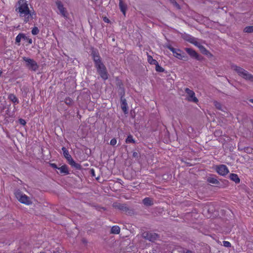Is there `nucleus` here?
Segmentation results:
<instances>
[{
	"instance_id": "obj_40",
	"label": "nucleus",
	"mask_w": 253,
	"mask_h": 253,
	"mask_svg": "<svg viewBox=\"0 0 253 253\" xmlns=\"http://www.w3.org/2000/svg\"><path fill=\"white\" fill-rule=\"evenodd\" d=\"M104 21H105V22H108V19H107V20H104Z\"/></svg>"
},
{
	"instance_id": "obj_37",
	"label": "nucleus",
	"mask_w": 253,
	"mask_h": 253,
	"mask_svg": "<svg viewBox=\"0 0 253 253\" xmlns=\"http://www.w3.org/2000/svg\"><path fill=\"white\" fill-rule=\"evenodd\" d=\"M24 36L23 37H22V39H24V40H27V37L26 36V35L25 34H24Z\"/></svg>"
},
{
	"instance_id": "obj_35",
	"label": "nucleus",
	"mask_w": 253,
	"mask_h": 253,
	"mask_svg": "<svg viewBox=\"0 0 253 253\" xmlns=\"http://www.w3.org/2000/svg\"><path fill=\"white\" fill-rule=\"evenodd\" d=\"M51 165L53 168L55 169H58V168L57 167L56 165L55 164H52Z\"/></svg>"
},
{
	"instance_id": "obj_30",
	"label": "nucleus",
	"mask_w": 253,
	"mask_h": 253,
	"mask_svg": "<svg viewBox=\"0 0 253 253\" xmlns=\"http://www.w3.org/2000/svg\"><path fill=\"white\" fill-rule=\"evenodd\" d=\"M110 144L111 145L115 146L117 144V140L116 138H113L111 140Z\"/></svg>"
},
{
	"instance_id": "obj_33",
	"label": "nucleus",
	"mask_w": 253,
	"mask_h": 253,
	"mask_svg": "<svg viewBox=\"0 0 253 253\" xmlns=\"http://www.w3.org/2000/svg\"><path fill=\"white\" fill-rule=\"evenodd\" d=\"M19 122H20V123L21 125H23V126H24V125H25L26 124V121H25L24 120L22 119H20V120H19Z\"/></svg>"
},
{
	"instance_id": "obj_15",
	"label": "nucleus",
	"mask_w": 253,
	"mask_h": 253,
	"mask_svg": "<svg viewBox=\"0 0 253 253\" xmlns=\"http://www.w3.org/2000/svg\"><path fill=\"white\" fill-rule=\"evenodd\" d=\"M58 169L60 170L61 173L64 174H68L69 173L68 167L66 165L62 166L58 168Z\"/></svg>"
},
{
	"instance_id": "obj_38",
	"label": "nucleus",
	"mask_w": 253,
	"mask_h": 253,
	"mask_svg": "<svg viewBox=\"0 0 253 253\" xmlns=\"http://www.w3.org/2000/svg\"><path fill=\"white\" fill-rule=\"evenodd\" d=\"M185 253H192V252L190 251H187Z\"/></svg>"
},
{
	"instance_id": "obj_26",
	"label": "nucleus",
	"mask_w": 253,
	"mask_h": 253,
	"mask_svg": "<svg viewBox=\"0 0 253 253\" xmlns=\"http://www.w3.org/2000/svg\"><path fill=\"white\" fill-rule=\"evenodd\" d=\"M24 37V34H21V33L19 34L16 37V39H15L16 42L17 43L20 42L22 39V37Z\"/></svg>"
},
{
	"instance_id": "obj_4",
	"label": "nucleus",
	"mask_w": 253,
	"mask_h": 253,
	"mask_svg": "<svg viewBox=\"0 0 253 253\" xmlns=\"http://www.w3.org/2000/svg\"><path fill=\"white\" fill-rule=\"evenodd\" d=\"M14 195L16 199L21 203L25 205H30L32 204V202L30 200L29 197H28L25 194L22 193L20 190H18L15 191Z\"/></svg>"
},
{
	"instance_id": "obj_28",
	"label": "nucleus",
	"mask_w": 253,
	"mask_h": 253,
	"mask_svg": "<svg viewBox=\"0 0 253 253\" xmlns=\"http://www.w3.org/2000/svg\"><path fill=\"white\" fill-rule=\"evenodd\" d=\"M155 65H156V70L157 71L159 72H163L164 71V69L159 65L158 62Z\"/></svg>"
},
{
	"instance_id": "obj_19",
	"label": "nucleus",
	"mask_w": 253,
	"mask_h": 253,
	"mask_svg": "<svg viewBox=\"0 0 253 253\" xmlns=\"http://www.w3.org/2000/svg\"><path fill=\"white\" fill-rule=\"evenodd\" d=\"M143 203L146 206H151L153 204V201L150 198H145L143 200Z\"/></svg>"
},
{
	"instance_id": "obj_13",
	"label": "nucleus",
	"mask_w": 253,
	"mask_h": 253,
	"mask_svg": "<svg viewBox=\"0 0 253 253\" xmlns=\"http://www.w3.org/2000/svg\"><path fill=\"white\" fill-rule=\"evenodd\" d=\"M185 50L191 57H194L197 60H200L199 55L193 49L189 48H186Z\"/></svg>"
},
{
	"instance_id": "obj_18",
	"label": "nucleus",
	"mask_w": 253,
	"mask_h": 253,
	"mask_svg": "<svg viewBox=\"0 0 253 253\" xmlns=\"http://www.w3.org/2000/svg\"><path fill=\"white\" fill-rule=\"evenodd\" d=\"M8 99L14 103H18L19 101L16 96L13 94H10L8 95Z\"/></svg>"
},
{
	"instance_id": "obj_9",
	"label": "nucleus",
	"mask_w": 253,
	"mask_h": 253,
	"mask_svg": "<svg viewBox=\"0 0 253 253\" xmlns=\"http://www.w3.org/2000/svg\"><path fill=\"white\" fill-rule=\"evenodd\" d=\"M185 91L188 95V99L189 101H192L195 103L198 102V99L196 97L195 94L193 90H190L188 88H186Z\"/></svg>"
},
{
	"instance_id": "obj_2",
	"label": "nucleus",
	"mask_w": 253,
	"mask_h": 253,
	"mask_svg": "<svg viewBox=\"0 0 253 253\" xmlns=\"http://www.w3.org/2000/svg\"><path fill=\"white\" fill-rule=\"evenodd\" d=\"M16 10L19 13L20 17H24V22L27 23L30 18H32V14L27 3L24 0H19L16 6Z\"/></svg>"
},
{
	"instance_id": "obj_22",
	"label": "nucleus",
	"mask_w": 253,
	"mask_h": 253,
	"mask_svg": "<svg viewBox=\"0 0 253 253\" xmlns=\"http://www.w3.org/2000/svg\"><path fill=\"white\" fill-rule=\"evenodd\" d=\"M208 181L209 183L212 184H217L218 183V181L213 177H210L208 179Z\"/></svg>"
},
{
	"instance_id": "obj_3",
	"label": "nucleus",
	"mask_w": 253,
	"mask_h": 253,
	"mask_svg": "<svg viewBox=\"0 0 253 253\" xmlns=\"http://www.w3.org/2000/svg\"><path fill=\"white\" fill-rule=\"evenodd\" d=\"M232 68L242 78L247 80L253 81V76L249 74V73L244 69L236 65L232 66Z\"/></svg>"
},
{
	"instance_id": "obj_7",
	"label": "nucleus",
	"mask_w": 253,
	"mask_h": 253,
	"mask_svg": "<svg viewBox=\"0 0 253 253\" xmlns=\"http://www.w3.org/2000/svg\"><path fill=\"white\" fill-rule=\"evenodd\" d=\"M24 61L26 63L27 66L31 70L33 71H36L39 66L37 63L34 60L29 58L26 57L23 58Z\"/></svg>"
},
{
	"instance_id": "obj_5",
	"label": "nucleus",
	"mask_w": 253,
	"mask_h": 253,
	"mask_svg": "<svg viewBox=\"0 0 253 253\" xmlns=\"http://www.w3.org/2000/svg\"><path fill=\"white\" fill-rule=\"evenodd\" d=\"M62 150L63 152L64 157L66 158L68 162V163L72 167L77 169H81V165L76 163L72 159L71 156L69 154L68 151L65 148L62 147Z\"/></svg>"
},
{
	"instance_id": "obj_12",
	"label": "nucleus",
	"mask_w": 253,
	"mask_h": 253,
	"mask_svg": "<svg viewBox=\"0 0 253 253\" xmlns=\"http://www.w3.org/2000/svg\"><path fill=\"white\" fill-rule=\"evenodd\" d=\"M183 38L186 41L194 44L195 45H198V42H197V39L189 35H186L183 37Z\"/></svg>"
},
{
	"instance_id": "obj_14",
	"label": "nucleus",
	"mask_w": 253,
	"mask_h": 253,
	"mask_svg": "<svg viewBox=\"0 0 253 253\" xmlns=\"http://www.w3.org/2000/svg\"><path fill=\"white\" fill-rule=\"evenodd\" d=\"M119 7L121 11L123 13L124 15H125L127 7L126 5L123 2L122 0H120L119 1Z\"/></svg>"
},
{
	"instance_id": "obj_34",
	"label": "nucleus",
	"mask_w": 253,
	"mask_h": 253,
	"mask_svg": "<svg viewBox=\"0 0 253 253\" xmlns=\"http://www.w3.org/2000/svg\"><path fill=\"white\" fill-rule=\"evenodd\" d=\"M65 102L66 104H69L71 102V100L70 99H66Z\"/></svg>"
},
{
	"instance_id": "obj_10",
	"label": "nucleus",
	"mask_w": 253,
	"mask_h": 253,
	"mask_svg": "<svg viewBox=\"0 0 253 253\" xmlns=\"http://www.w3.org/2000/svg\"><path fill=\"white\" fill-rule=\"evenodd\" d=\"M216 169L218 174L223 176L226 175L229 172L227 167L224 165L217 166Z\"/></svg>"
},
{
	"instance_id": "obj_39",
	"label": "nucleus",
	"mask_w": 253,
	"mask_h": 253,
	"mask_svg": "<svg viewBox=\"0 0 253 253\" xmlns=\"http://www.w3.org/2000/svg\"><path fill=\"white\" fill-rule=\"evenodd\" d=\"M250 101L253 103V99H251Z\"/></svg>"
},
{
	"instance_id": "obj_29",
	"label": "nucleus",
	"mask_w": 253,
	"mask_h": 253,
	"mask_svg": "<svg viewBox=\"0 0 253 253\" xmlns=\"http://www.w3.org/2000/svg\"><path fill=\"white\" fill-rule=\"evenodd\" d=\"M39 33V30L38 27H34L32 30V34L36 35Z\"/></svg>"
},
{
	"instance_id": "obj_23",
	"label": "nucleus",
	"mask_w": 253,
	"mask_h": 253,
	"mask_svg": "<svg viewBox=\"0 0 253 253\" xmlns=\"http://www.w3.org/2000/svg\"><path fill=\"white\" fill-rule=\"evenodd\" d=\"M214 105L217 109L220 110L221 111H224V108L222 107V105L220 103L218 102L217 101H214Z\"/></svg>"
},
{
	"instance_id": "obj_17",
	"label": "nucleus",
	"mask_w": 253,
	"mask_h": 253,
	"mask_svg": "<svg viewBox=\"0 0 253 253\" xmlns=\"http://www.w3.org/2000/svg\"><path fill=\"white\" fill-rule=\"evenodd\" d=\"M121 107L122 109L125 114L127 113V103L125 99L122 100Z\"/></svg>"
},
{
	"instance_id": "obj_6",
	"label": "nucleus",
	"mask_w": 253,
	"mask_h": 253,
	"mask_svg": "<svg viewBox=\"0 0 253 253\" xmlns=\"http://www.w3.org/2000/svg\"><path fill=\"white\" fill-rule=\"evenodd\" d=\"M56 5L59 11L58 13L61 14L64 18L67 19L68 17L69 13L66 8L64 6L63 3L60 1H57Z\"/></svg>"
},
{
	"instance_id": "obj_24",
	"label": "nucleus",
	"mask_w": 253,
	"mask_h": 253,
	"mask_svg": "<svg viewBox=\"0 0 253 253\" xmlns=\"http://www.w3.org/2000/svg\"><path fill=\"white\" fill-rule=\"evenodd\" d=\"M196 46L199 48L202 52H203L204 54L207 53V50L203 45H201L199 42H198V45Z\"/></svg>"
},
{
	"instance_id": "obj_1",
	"label": "nucleus",
	"mask_w": 253,
	"mask_h": 253,
	"mask_svg": "<svg viewBox=\"0 0 253 253\" xmlns=\"http://www.w3.org/2000/svg\"><path fill=\"white\" fill-rule=\"evenodd\" d=\"M91 55L95 63V67L97 68V72L103 80H107L108 79V74L106 68L100 60L98 52L93 50L91 52Z\"/></svg>"
},
{
	"instance_id": "obj_8",
	"label": "nucleus",
	"mask_w": 253,
	"mask_h": 253,
	"mask_svg": "<svg viewBox=\"0 0 253 253\" xmlns=\"http://www.w3.org/2000/svg\"><path fill=\"white\" fill-rule=\"evenodd\" d=\"M169 49L173 53L174 56L180 60H186V57L183 53H181V51L180 50L176 48H174L172 47L169 46Z\"/></svg>"
},
{
	"instance_id": "obj_21",
	"label": "nucleus",
	"mask_w": 253,
	"mask_h": 253,
	"mask_svg": "<svg viewBox=\"0 0 253 253\" xmlns=\"http://www.w3.org/2000/svg\"><path fill=\"white\" fill-rule=\"evenodd\" d=\"M120 228L118 226H114L111 228V232L113 234H119Z\"/></svg>"
},
{
	"instance_id": "obj_20",
	"label": "nucleus",
	"mask_w": 253,
	"mask_h": 253,
	"mask_svg": "<svg viewBox=\"0 0 253 253\" xmlns=\"http://www.w3.org/2000/svg\"><path fill=\"white\" fill-rule=\"evenodd\" d=\"M148 62L152 65H156L158 62L155 59H154L152 57L149 55H147Z\"/></svg>"
},
{
	"instance_id": "obj_31",
	"label": "nucleus",
	"mask_w": 253,
	"mask_h": 253,
	"mask_svg": "<svg viewBox=\"0 0 253 253\" xmlns=\"http://www.w3.org/2000/svg\"><path fill=\"white\" fill-rule=\"evenodd\" d=\"M223 244L224 246H225L226 247H231L230 243L228 241H223Z\"/></svg>"
},
{
	"instance_id": "obj_16",
	"label": "nucleus",
	"mask_w": 253,
	"mask_h": 253,
	"mask_svg": "<svg viewBox=\"0 0 253 253\" xmlns=\"http://www.w3.org/2000/svg\"><path fill=\"white\" fill-rule=\"evenodd\" d=\"M230 178L231 180L234 181L236 183H239L240 181L237 174L235 173H231L230 175Z\"/></svg>"
},
{
	"instance_id": "obj_25",
	"label": "nucleus",
	"mask_w": 253,
	"mask_h": 253,
	"mask_svg": "<svg viewBox=\"0 0 253 253\" xmlns=\"http://www.w3.org/2000/svg\"><path fill=\"white\" fill-rule=\"evenodd\" d=\"M126 142L127 143H134L135 141L133 139L132 136L131 135H129L127 136V138L126 139Z\"/></svg>"
},
{
	"instance_id": "obj_36",
	"label": "nucleus",
	"mask_w": 253,
	"mask_h": 253,
	"mask_svg": "<svg viewBox=\"0 0 253 253\" xmlns=\"http://www.w3.org/2000/svg\"><path fill=\"white\" fill-rule=\"evenodd\" d=\"M28 42L29 43H32V40L31 39H28Z\"/></svg>"
},
{
	"instance_id": "obj_32",
	"label": "nucleus",
	"mask_w": 253,
	"mask_h": 253,
	"mask_svg": "<svg viewBox=\"0 0 253 253\" xmlns=\"http://www.w3.org/2000/svg\"><path fill=\"white\" fill-rule=\"evenodd\" d=\"M174 5H175L176 7H177L178 8H180L179 4L175 1V0H169Z\"/></svg>"
},
{
	"instance_id": "obj_11",
	"label": "nucleus",
	"mask_w": 253,
	"mask_h": 253,
	"mask_svg": "<svg viewBox=\"0 0 253 253\" xmlns=\"http://www.w3.org/2000/svg\"><path fill=\"white\" fill-rule=\"evenodd\" d=\"M143 237L150 241H154L158 237L157 234L152 232H144L143 233Z\"/></svg>"
},
{
	"instance_id": "obj_27",
	"label": "nucleus",
	"mask_w": 253,
	"mask_h": 253,
	"mask_svg": "<svg viewBox=\"0 0 253 253\" xmlns=\"http://www.w3.org/2000/svg\"><path fill=\"white\" fill-rule=\"evenodd\" d=\"M244 32L246 33L253 32V26H248L244 29Z\"/></svg>"
}]
</instances>
